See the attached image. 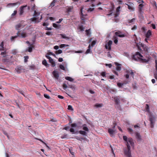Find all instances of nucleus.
Here are the masks:
<instances>
[{
    "label": "nucleus",
    "instance_id": "6e6552de",
    "mask_svg": "<svg viewBox=\"0 0 157 157\" xmlns=\"http://www.w3.org/2000/svg\"><path fill=\"white\" fill-rule=\"evenodd\" d=\"M27 6V5L23 6H21L20 8L19 14L20 15H22L24 12V8Z\"/></svg>",
    "mask_w": 157,
    "mask_h": 157
},
{
    "label": "nucleus",
    "instance_id": "3c124183",
    "mask_svg": "<svg viewBox=\"0 0 157 157\" xmlns=\"http://www.w3.org/2000/svg\"><path fill=\"white\" fill-rule=\"evenodd\" d=\"M46 34L47 35H52V33L51 32L47 31L46 33Z\"/></svg>",
    "mask_w": 157,
    "mask_h": 157
},
{
    "label": "nucleus",
    "instance_id": "473e14b6",
    "mask_svg": "<svg viewBox=\"0 0 157 157\" xmlns=\"http://www.w3.org/2000/svg\"><path fill=\"white\" fill-rule=\"evenodd\" d=\"M56 2V0H53L50 4V6L52 7L55 6V4Z\"/></svg>",
    "mask_w": 157,
    "mask_h": 157
},
{
    "label": "nucleus",
    "instance_id": "4468645a",
    "mask_svg": "<svg viewBox=\"0 0 157 157\" xmlns=\"http://www.w3.org/2000/svg\"><path fill=\"white\" fill-rule=\"evenodd\" d=\"M144 6V5L143 4H140L139 6V13L142 14L143 12H142V8Z\"/></svg>",
    "mask_w": 157,
    "mask_h": 157
},
{
    "label": "nucleus",
    "instance_id": "5701e85b",
    "mask_svg": "<svg viewBox=\"0 0 157 157\" xmlns=\"http://www.w3.org/2000/svg\"><path fill=\"white\" fill-rule=\"evenodd\" d=\"M115 34L117 36L120 37H124L125 36V35L124 34H120L119 32H116Z\"/></svg>",
    "mask_w": 157,
    "mask_h": 157
},
{
    "label": "nucleus",
    "instance_id": "7ed1b4c3",
    "mask_svg": "<svg viewBox=\"0 0 157 157\" xmlns=\"http://www.w3.org/2000/svg\"><path fill=\"white\" fill-rule=\"evenodd\" d=\"M40 12H36V11H34L33 16L34 17L31 18L30 20L32 21H35V22H39L40 21H37L39 18V16H40Z\"/></svg>",
    "mask_w": 157,
    "mask_h": 157
},
{
    "label": "nucleus",
    "instance_id": "6ab92c4d",
    "mask_svg": "<svg viewBox=\"0 0 157 157\" xmlns=\"http://www.w3.org/2000/svg\"><path fill=\"white\" fill-rule=\"evenodd\" d=\"M136 19L135 18H133L131 20H128V23L131 24H133L134 23V22L136 21Z\"/></svg>",
    "mask_w": 157,
    "mask_h": 157
},
{
    "label": "nucleus",
    "instance_id": "6e6d98bb",
    "mask_svg": "<svg viewBox=\"0 0 157 157\" xmlns=\"http://www.w3.org/2000/svg\"><path fill=\"white\" fill-rule=\"evenodd\" d=\"M48 55V53H47L46 55H45V56L47 59H48L49 60L51 58L50 56H49Z\"/></svg>",
    "mask_w": 157,
    "mask_h": 157
},
{
    "label": "nucleus",
    "instance_id": "ddd939ff",
    "mask_svg": "<svg viewBox=\"0 0 157 157\" xmlns=\"http://www.w3.org/2000/svg\"><path fill=\"white\" fill-rule=\"evenodd\" d=\"M151 35V31L150 30H148L145 34V36L147 38H149Z\"/></svg>",
    "mask_w": 157,
    "mask_h": 157
},
{
    "label": "nucleus",
    "instance_id": "37998d69",
    "mask_svg": "<svg viewBox=\"0 0 157 157\" xmlns=\"http://www.w3.org/2000/svg\"><path fill=\"white\" fill-rule=\"evenodd\" d=\"M124 83H121L120 82L117 83V85L119 87H121L124 85Z\"/></svg>",
    "mask_w": 157,
    "mask_h": 157
},
{
    "label": "nucleus",
    "instance_id": "dca6fc26",
    "mask_svg": "<svg viewBox=\"0 0 157 157\" xmlns=\"http://www.w3.org/2000/svg\"><path fill=\"white\" fill-rule=\"evenodd\" d=\"M136 138L138 141H140L141 140V136L139 133L136 132L135 133Z\"/></svg>",
    "mask_w": 157,
    "mask_h": 157
},
{
    "label": "nucleus",
    "instance_id": "39448f33",
    "mask_svg": "<svg viewBox=\"0 0 157 157\" xmlns=\"http://www.w3.org/2000/svg\"><path fill=\"white\" fill-rule=\"evenodd\" d=\"M125 4L127 5L128 9L130 11H133L134 10V4L133 3L130 2L128 4Z\"/></svg>",
    "mask_w": 157,
    "mask_h": 157
},
{
    "label": "nucleus",
    "instance_id": "5fc2aeb1",
    "mask_svg": "<svg viewBox=\"0 0 157 157\" xmlns=\"http://www.w3.org/2000/svg\"><path fill=\"white\" fill-rule=\"evenodd\" d=\"M67 134H64V135H62L61 136V138H62V139L66 138L67 137Z\"/></svg>",
    "mask_w": 157,
    "mask_h": 157
},
{
    "label": "nucleus",
    "instance_id": "1a4fd4ad",
    "mask_svg": "<svg viewBox=\"0 0 157 157\" xmlns=\"http://www.w3.org/2000/svg\"><path fill=\"white\" fill-rule=\"evenodd\" d=\"M115 104L116 105H119L120 103V98L118 96L115 97L113 98Z\"/></svg>",
    "mask_w": 157,
    "mask_h": 157
},
{
    "label": "nucleus",
    "instance_id": "a878e982",
    "mask_svg": "<svg viewBox=\"0 0 157 157\" xmlns=\"http://www.w3.org/2000/svg\"><path fill=\"white\" fill-rule=\"evenodd\" d=\"M65 79L67 80H68L70 82H73L74 81V79L70 77L69 76H67L65 77Z\"/></svg>",
    "mask_w": 157,
    "mask_h": 157
},
{
    "label": "nucleus",
    "instance_id": "bf43d9fd",
    "mask_svg": "<svg viewBox=\"0 0 157 157\" xmlns=\"http://www.w3.org/2000/svg\"><path fill=\"white\" fill-rule=\"evenodd\" d=\"M94 10V8H89L88 10V11L89 12H91Z\"/></svg>",
    "mask_w": 157,
    "mask_h": 157
},
{
    "label": "nucleus",
    "instance_id": "a211bd4d",
    "mask_svg": "<svg viewBox=\"0 0 157 157\" xmlns=\"http://www.w3.org/2000/svg\"><path fill=\"white\" fill-rule=\"evenodd\" d=\"M19 33L20 34H18L20 35L19 36H21L22 38H24L26 37L27 36L26 33L25 32H23L21 33Z\"/></svg>",
    "mask_w": 157,
    "mask_h": 157
},
{
    "label": "nucleus",
    "instance_id": "9b49d317",
    "mask_svg": "<svg viewBox=\"0 0 157 157\" xmlns=\"http://www.w3.org/2000/svg\"><path fill=\"white\" fill-rule=\"evenodd\" d=\"M52 74L56 79H58L59 77V75L58 71H53L52 72Z\"/></svg>",
    "mask_w": 157,
    "mask_h": 157
},
{
    "label": "nucleus",
    "instance_id": "cd10ccee",
    "mask_svg": "<svg viewBox=\"0 0 157 157\" xmlns=\"http://www.w3.org/2000/svg\"><path fill=\"white\" fill-rule=\"evenodd\" d=\"M19 33L20 34L19 31H18V33H17V36H12L11 37V40H12V41L13 40H14V39H15L16 38H17L18 36H20V35L18 34Z\"/></svg>",
    "mask_w": 157,
    "mask_h": 157
},
{
    "label": "nucleus",
    "instance_id": "f8f14e48",
    "mask_svg": "<svg viewBox=\"0 0 157 157\" xmlns=\"http://www.w3.org/2000/svg\"><path fill=\"white\" fill-rule=\"evenodd\" d=\"M144 50L146 52H148V48L147 47V46L144 44H140Z\"/></svg>",
    "mask_w": 157,
    "mask_h": 157
},
{
    "label": "nucleus",
    "instance_id": "c85d7f7f",
    "mask_svg": "<svg viewBox=\"0 0 157 157\" xmlns=\"http://www.w3.org/2000/svg\"><path fill=\"white\" fill-rule=\"evenodd\" d=\"M90 29L88 30H86L85 32H86V34L87 36H90L91 34V33L90 32Z\"/></svg>",
    "mask_w": 157,
    "mask_h": 157
},
{
    "label": "nucleus",
    "instance_id": "0eeeda50",
    "mask_svg": "<svg viewBox=\"0 0 157 157\" xmlns=\"http://www.w3.org/2000/svg\"><path fill=\"white\" fill-rule=\"evenodd\" d=\"M23 70H24V69L23 68V67L22 66H18L15 69V70H16L18 74L21 73V71Z\"/></svg>",
    "mask_w": 157,
    "mask_h": 157
},
{
    "label": "nucleus",
    "instance_id": "20e7f679",
    "mask_svg": "<svg viewBox=\"0 0 157 157\" xmlns=\"http://www.w3.org/2000/svg\"><path fill=\"white\" fill-rule=\"evenodd\" d=\"M123 138L124 140L126 141V144L127 143H128V144L129 143L130 144L132 147L134 146V143L133 141V140L132 138H129L128 139L127 136H123Z\"/></svg>",
    "mask_w": 157,
    "mask_h": 157
},
{
    "label": "nucleus",
    "instance_id": "09e8293b",
    "mask_svg": "<svg viewBox=\"0 0 157 157\" xmlns=\"http://www.w3.org/2000/svg\"><path fill=\"white\" fill-rule=\"evenodd\" d=\"M44 96L46 98H47V99H50V96L47 94H44Z\"/></svg>",
    "mask_w": 157,
    "mask_h": 157
},
{
    "label": "nucleus",
    "instance_id": "72a5a7b5",
    "mask_svg": "<svg viewBox=\"0 0 157 157\" xmlns=\"http://www.w3.org/2000/svg\"><path fill=\"white\" fill-rule=\"evenodd\" d=\"M53 26L55 28H59L60 27V25H58L55 23L53 24Z\"/></svg>",
    "mask_w": 157,
    "mask_h": 157
},
{
    "label": "nucleus",
    "instance_id": "0e129e2a",
    "mask_svg": "<svg viewBox=\"0 0 157 157\" xmlns=\"http://www.w3.org/2000/svg\"><path fill=\"white\" fill-rule=\"evenodd\" d=\"M48 55H52L55 57L56 56V55L54 54L53 53H52V52H51L48 53Z\"/></svg>",
    "mask_w": 157,
    "mask_h": 157
},
{
    "label": "nucleus",
    "instance_id": "2eb2a0df",
    "mask_svg": "<svg viewBox=\"0 0 157 157\" xmlns=\"http://www.w3.org/2000/svg\"><path fill=\"white\" fill-rule=\"evenodd\" d=\"M108 132L110 135L111 136H113V134L114 133L115 131L113 129L109 128L108 129Z\"/></svg>",
    "mask_w": 157,
    "mask_h": 157
},
{
    "label": "nucleus",
    "instance_id": "052dcab7",
    "mask_svg": "<svg viewBox=\"0 0 157 157\" xmlns=\"http://www.w3.org/2000/svg\"><path fill=\"white\" fill-rule=\"evenodd\" d=\"M131 71V73H130V74L131 75V76L132 77V78H133L134 76V72H133V71L132 70L131 71Z\"/></svg>",
    "mask_w": 157,
    "mask_h": 157
},
{
    "label": "nucleus",
    "instance_id": "aec40b11",
    "mask_svg": "<svg viewBox=\"0 0 157 157\" xmlns=\"http://www.w3.org/2000/svg\"><path fill=\"white\" fill-rule=\"evenodd\" d=\"M82 8L81 9V18L82 20L84 21L85 20V17H84L86 16V14H84L82 13Z\"/></svg>",
    "mask_w": 157,
    "mask_h": 157
},
{
    "label": "nucleus",
    "instance_id": "680f3d73",
    "mask_svg": "<svg viewBox=\"0 0 157 157\" xmlns=\"http://www.w3.org/2000/svg\"><path fill=\"white\" fill-rule=\"evenodd\" d=\"M101 75L103 77L105 76V72H102L101 73Z\"/></svg>",
    "mask_w": 157,
    "mask_h": 157
},
{
    "label": "nucleus",
    "instance_id": "9d476101",
    "mask_svg": "<svg viewBox=\"0 0 157 157\" xmlns=\"http://www.w3.org/2000/svg\"><path fill=\"white\" fill-rule=\"evenodd\" d=\"M154 117H152V116L150 117L149 118V121L150 122L151 124V127L152 128L154 127Z\"/></svg>",
    "mask_w": 157,
    "mask_h": 157
},
{
    "label": "nucleus",
    "instance_id": "7c9ffc66",
    "mask_svg": "<svg viewBox=\"0 0 157 157\" xmlns=\"http://www.w3.org/2000/svg\"><path fill=\"white\" fill-rule=\"evenodd\" d=\"M79 133L82 135H86L87 134V133L85 131L80 130L79 132Z\"/></svg>",
    "mask_w": 157,
    "mask_h": 157
},
{
    "label": "nucleus",
    "instance_id": "603ef678",
    "mask_svg": "<svg viewBox=\"0 0 157 157\" xmlns=\"http://www.w3.org/2000/svg\"><path fill=\"white\" fill-rule=\"evenodd\" d=\"M137 29V26L136 25H134L133 27L132 28V30H136Z\"/></svg>",
    "mask_w": 157,
    "mask_h": 157
},
{
    "label": "nucleus",
    "instance_id": "2f4dec72",
    "mask_svg": "<svg viewBox=\"0 0 157 157\" xmlns=\"http://www.w3.org/2000/svg\"><path fill=\"white\" fill-rule=\"evenodd\" d=\"M90 45L89 44L88 46V49L87 50L86 52H85V53L86 54H88L90 52Z\"/></svg>",
    "mask_w": 157,
    "mask_h": 157
},
{
    "label": "nucleus",
    "instance_id": "de8ad7c7",
    "mask_svg": "<svg viewBox=\"0 0 157 157\" xmlns=\"http://www.w3.org/2000/svg\"><path fill=\"white\" fill-rule=\"evenodd\" d=\"M96 41L95 40H93L91 43V46L93 47L96 44Z\"/></svg>",
    "mask_w": 157,
    "mask_h": 157
},
{
    "label": "nucleus",
    "instance_id": "338daca9",
    "mask_svg": "<svg viewBox=\"0 0 157 157\" xmlns=\"http://www.w3.org/2000/svg\"><path fill=\"white\" fill-rule=\"evenodd\" d=\"M70 131L71 132L74 133L75 132V130L73 128H71L70 129Z\"/></svg>",
    "mask_w": 157,
    "mask_h": 157
},
{
    "label": "nucleus",
    "instance_id": "393cba45",
    "mask_svg": "<svg viewBox=\"0 0 157 157\" xmlns=\"http://www.w3.org/2000/svg\"><path fill=\"white\" fill-rule=\"evenodd\" d=\"M86 124H84L83 125L82 129L85 131L88 132L89 131L88 128L86 126Z\"/></svg>",
    "mask_w": 157,
    "mask_h": 157
},
{
    "label": "nucleus",
    "instance_id": "58836bf2",
    "mask_svg": "<svg viewBox=\"0 0 157 157\" xmlns=\"http://www.w3.org/2000/svg\"><path fill=\"white\" fill-rule=\"evenodd\" d=\"M62 52V51L61 50H59L58 51H57L55 53L56 54H61Z\"/></svg>",
    "mask_w": 157,
    "mask_h": 157
},
{
    "label": "nucleus",
    "instance_id": "4d7b16f0",
    "mask_svg": "<svg viewBox=\"0 0 157 157\" xmlns=\"http://www.w3.org/2000/svg\"><path fill=\"white\" fill-rule=\"evenodd\" d=\"M71 126L72 127H76L77 125L75 123H73L71 124Z\"/></svg>",
    "mask_w": 157,
    "mask_h": 157
},
{
    "label": "nucleus",
    "instance_id": "bb28decb",
    "mask_svg": "<svg viewBox=\"0 0 157 157\" xmlns=\"http://www.w3.org/2000/svg\"><path fill=\"white\" fill-rule=\"evenodd\" d=\"M103 105L102 103L98 104L96 103L95 104L94 106L96 108H101L102 107Z\"/></svg>",
    "mask_w": 157,
    "mask_h": 157
},
{
    "label": "nucleus",
    "instance_id": "a18cd8bd",
    "mask_svg": "<svg viewBox=\"0 0 157 157\" xmlns=\"http://www.w3.org/2000/svg\"><path fill=\"white\" fill-rule=\"evenodd\" d=\"M127 129H128V132L129 133H133V130L132 128H128Z\"/></svg>",
    "mask_w": 157,
    "mask_h": 157
},
{
    "label": "nucleus",
    "instance_id": "13d9d810",
    "mask_svg": "<svg viewBox=\"0 0 157 157\" xmlns=\"http://www.w3.org/2000/svg\"><path fill=\"white\" fill-rule=\"evenodd\" d=\"M79 28L80 29L81 31H83L84 30V27L83 25H81L79 27Z\"/></svg>",
    "mask_w": 157,
    "mask_h": 157
},
{
    "label": "nucleus",
    "instance_id": "b1692460",
    "mask_svg": "<svg viewBox=\"0 0 157 157\" xmlns=\"http://www.w3.org/2000/svg\"><path fill=\"white\" fill-rule=\"evenodd\" d=\"M22 26V24L21 23H19V24L16 25L15 26V29L17 30H20V29Z\"/></svg>",
    "mask_w": 157,
    "mask_h": 157
},
{
    "label": "nucleus",
    "instance_id": "a19ab883",
    "mask_svg": "<svg viewBox=\"0 0 157 157\" xmlns=\"http://www.w3.org/2000/svg\"><path fill=\"white\" fill-rule=\"evenodd\" d=\"M63 88L64 90H65L67 87V85L65 83H63Z\"/></svg>",
    "mask_w": 157,
    "mask_h": 157
},
{
    "label": "nucleus",
    "instance_id": "8fccbe9b",
    "mask_svg": "<svg viewBox=\"0 0 157 157\" xmlns=\"http://www.w3.org/2000/svg\"><path fill=\"white\" fill-rule=\"evenodd\" d=\"M33 47L31 46L29 47L28 51L29 52H31L32 51Z\"/></svg>",
    "mask_w": 157,
    "mask_h": 157
},
{
    "label": "nucleus",
    "instance_id": "4c0bfd02",
    "mask_svg": "<svg viewBox=\"0 0 157 157\" xmlns=\"http://www.w3.org/2000/svg\"><path fill=\"white\" fill-rule=\"evenodd\" d=\"M146 111H147L148 112H149L150 111L149 106L148 104H146Z\"/></svg>",
    "mask_w": 157,
    "mask_h": 157
},
{
    "label": "nucleus",
    "instance_id": "69168bd1",
    "mask_svg": "<svg viewBox=\"0 0 157 157\" xmlns=\"http://www.w3.org/2000/svg\"><path fill=\"white\" fill-rule=\"evenodd\" d=\"M151 26L154 29H155V28H156V27H155V25L153 24H151Z\"/></svg>",
    "mask_w": 157,
    "mask_h": 157
},
{
    "label": "nucleus",
    "instance_id": "c9c22d12",
    "mask_svg": "<svg viewBox=\"0 0 157 157\" xmlns=\"http://www.w3.org/2000/svg\"><path fill=\"white\" fill-rule=\"evenodd\" d=\"M73 8L72 7H69L67 9V11L68 12H71Z\"/></svg>",
    "mask_w": 157,
    "mask_h": 157
},
{
    "label": "nucleus",
    "instance_id": "e2e57ef3",
    "mask_svg": "<svg viewBox=\"0 0 157 157\" xmlns=\"http://www.w3.org/2000/svg\"><path fill=\"white\" fill-rule=\"evenodd\" d=\"M24 57L25 58L24 61L25 62H27V59H28L29 57L28 56H25Z\"/></svg>",
    "mask_w": 157,
    "mask_h": 157
},
{
    "label": "nucleus",
    "instance_id": "4be33fe9",
    "mask_svg": "<svg viewBox=\"0 0 157 157\" xmlns=\"http://www.w3.org/2000/svg\"><path fill=\"white\" fill-rule=\"evenodd\" d=\"M60 35L63 38L67 40H69L70 39L69 37L66 36L65 34H60Z\"/></svg>",
    "mask_w": 157,
    "mask_h": 157
},
{
    "label": "nucleus",
    "instance_id": "864d4df0",
    "mask_svg": "<svg viewBox=\"0 0 157 157\" xmlns=\"http://www.w3.org/2000/svg\"><path fill=\"white\" fill-rule=\"evenodd\" d=\"M17 13V10H14V11L13 13L11 14V16L12 17H13V16L15 15Z\"/></svg>",
    "mask_w": 157,
    "mask_h": 157
},
{
    "label": "nucleus",
    "instance_id": "f3484780",
    "mask_svg": "<svg viewBox=\"0 0 157 157\" xmlns=\"http://www.w3.org/2000/svg\"><path fill=\"white\" fill-rule=\"evenodd\" d=\"M115 65L117 66L116 70L118 71H120L121 70V67L120 65H121L119 63L117 62H115Z\"/></svg>",
    "mask_w": 157,
    "mask_h": 157
},
{
    "label": "nucleus",
    "instance_id": "423d86ee",
    "mask_svg": "<svg viewBox=\"0 0 157 157\" xmlns=\"http://www.w3.org/2000/svg\"><path fill=\"white\" fill-rule=\"evenodd\" d=\"M113 43L112 41L111 40H109L107 44H106L105 46V48L106 49H108L109 50H110L111 49V45Z\"/></svg>",
    "mask_w": 157,
    "mask_h": 157
},
{
    "label": "nucleus",
    "instance_id": "e433bc0d",
    "mask_svg": "<svg viewBox=\"0 0 157 157\" xmlns=\"http://www.w3.org/2000/svg\"><path fill=\"white\" fill-rule=\"evenodd\" d=\"M67 109L68 110H71V111H73L74 110L72 106L71 105H68Z\"/></svg>",
    "mask_w": 157,
    "mask_h": 157
},
{
    "label": "nucleus",
    "instance_id": "f704fd0d",
    "mask_svg": "<svg viewBox=\"0 0 157 157\" xmlns=\"http://www.w3.org/2000/svg\"><path fill=\"white\" fill-rule=\"evenodd\" d=\"M19 3L18 2H17L16 3H11L9 4H8V5H11L12 6H14L17 5Z\"/></svg>",
    "mask_w": 157,
    "mask_h": 157
},
{
    "label": "nucleus",
    "instance_id": "c03bdc74",
    "mask_svg": "<svg viewBox=\"0 0 157 157\" xmlns=\"http://www.w3.org/2000/svg\"><path fill=\"white\" fill-rule=\"evenodd\" d=\"M65 46H69V45H66L65 44H61L60 46H59V47L60 48H63V47H65Z\"/></svg>",
    "mask_w": 157,
    "mask_h": 157
},
{
    "label": "nucleus",
    "instance_id": "412c9836",
    "mask_svg": "<svg viewBox=\"0 0 157 157\" xmlns=\"http://www.w3.org/2000/svg\"><path fill=\"white\" fill-rule=\"evenodd\" d=\"M49 61L50 63H51L52 67H54L55 66V63L53 61V59H52V58L49 60Z\"/></svg>",
    "mask_w": 157,
    "mask_h": 157
},
{
    "label": "nucleus",
    "instance_id": "c756f323",
    "mask_svg": "<svg viewBox=\"0 0 157 157\" xmlns=\"http://www.w3.org/2000/svg\"><path fill=\"white\" fill-rule=\"evenodd\" d=\"M42 64L46 67H48V64L47 63V61L45 59L43 60L42 62Z\"/></svg>",
    "mask_w": 157,
    "mask_h": 157
},
{
    "label": "nucleus",
    "instance_id": "49530a36",
    "mask_svg": "<svg viewBox=\"0 0 157 157\" xmlns=\"http://www.w3.org/2000/svg\"><path fill=\"white\" fill-rule=\"evenodd\" d=\"M113 9H110L109 11V12L110 13H109L107 15H108L109 16H111L112 14V12L113 11Z\"/></svg>",
    "mask_w": 157,
    "mask_h": 157
},
{
    "label": "nucleus",
    "instance_id": "f03ea898",
    "mask_svg": "<svg viewBox=\"0 0 157 157\" xmlns=\"http://www.w3.org/2000/svg\"><path fill=\"white\" fill-rule=\"evenodd\" d=\"M126 145L127 147L124 149V154L127 157H130L131 156V147L128 143L126 144Z\"/></svg>",
    "mask_w": 157,
    "mask_h": 157
},
{
    "label": "nucleus",
    "instance_id": "f257e3e1",
    "mask_svg": "<svg viewBox=\"0 0 157 157\" xmlns=\"http://www.w3.org/2000/svg\"><path fill=\"white\" fill-rule=\"evenodd\" d=\"M140 57H143V56L138 52H137L132 56V58L136 61H140L142 62H146V59H143Z\"/></svg>",
    "mask_w": 157,
    "mask_h": 157
},
{
    "label": "nucleus",
    "instance_id": "79ce46f5",
    "mask_svg": "<svg viewBox=\"0 0 157 157\" xmlns=\"http://www.w3.org/2000/svg\"><path fill=\"white\" fill-rule=\"evenodd\" d=\"M59 68L62 70H65V68L64 66L62 64H60L59 66Z\"/></svg>",
    "mask_w": 157,
    "mask_h": 157
},
{
    "label": "nucleus",
    "instance_id": "ea45409f",
    "mask_svg": "<svg viewBox=\"0 0 157 157\" xmlns=\"http://www.w3.org/2000/svg\"><path fill=\"white\" fill-rule=\"evenodd\" d=\"M68 87L71 88L73 90H75V87L74 86L71 85H69Z\"/></svg>",
    "mask_w": 157,
    "mask_h": 157
},
{
    "label": "nucleus",
    "instance_id": "774afa93",
    "mask_svg": "<svg viewBox=\"0 0 157 157\" xmlns=\"http://www.w3.org/2000/svg\"><path fill=\"white\" fill-rule=\"evenodd\" d=\"M155 69L157 71V60H155Z\"/></svg>",
    "mask_w": 157,
    "mask_h": 157
}]
</instances>
